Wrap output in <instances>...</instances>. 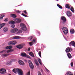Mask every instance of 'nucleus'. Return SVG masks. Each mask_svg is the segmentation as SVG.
Masks as SVG:
<instances>
[{"mask_svg":"<svg viewBox=\"0 0 75 75\" xmlns=\"http://www.w3.org/2000/svg\"><path fill=\"white\" fill-rule=\"evenodd\" d=\"M20 26L21 28V29L23 31H26L27 30V28L26 26L23 23H21L20 24Z\"/></svg>","mask_w":75,"mask_h":75,"instance_id":"f257e3e1","label":"nucleus"},{"mask_svg":"<svg viewBox=\"0 0 75 75\" xmlns=\"http://www.w3.org/2000/svg\"><path fill=\"white\" fill-rule=\"evenodd\" d=\"M17 41L15 40L14 41H11L8 42V44L9 45H14L17 44Z\"/></svg>","mask_w":75,"mask_h":75,"instance_id":"f03ea898","label":"nucleus"},{"mask_svg":"<svg viewBox=\"0 0 75 75\" xmlns=\"http://www.w3.org/2000/svg\"><path fill=\"white\" fill-rule=\"evenodd\" d=\"M62 30L64 33V34H67L68 33V28L67 27H63L62 28Z\"/></svg>","mask_w":75,"mask_h":75,"instance_id":"7ed1b4c3","label":"nucleus"},{"mask_svg":"<svg viewBox=\"0 0 75 75\" xmlns=\"http://www.w3.org/2000/svg\"><path fill=\"white\" fill-rule=\"evenodd\" d=\"M21 55L22 57H24L26 58H31V57H30L29 55H27V54L25 53H21Z\"/></svg>","mask_w":75,"mask_h":75,"instance_id":"20e7f679","label":"nucleus"},{"mask_svg":"<svg viewBox=\"0 0 75 75\" xmlns=\"http://www.w3.org/2000/svg\"><path fill=\"white\" fill-rule=\"evenodd\" d=\"M24 46H25V44H21L17 45L16 47L19 49H22L23 48V47H24Z\"/></svg>","mask_w":75,"mask_h":75,"instance_id":"39448f33","label":"nucleus"},{"mask_svg":"<svg viewBox=\"0 0 75 75\" xmlns=\"http://www.w3.org/2000/svg\"><path fill=\"white\" fill-rule=\"evenodd\" d=\"M17 31H18V29H17V28H14L13 29H11L10 30V31L11 33H16Z\"/></svg>","mask_w":75,"mask_h":75,"instance_id":"423d86ee","label":"nucleus"},{"mask_svg":"<svg viewBox=\"0 0 75 75\" xmlns=\"http://www.w3.org/2000/svg\"><path fill=\"white\" fill-rule=\"evenodd\" d=\"M28 62L30 68L33 69V68H34V65H33V64L32 63V62H31V61L29 60Z\"/></svg>","mask_w":75,"mask_h":75,"instance_id":"0eeeda50","label":"nucleus"},{"mask_svg":"<svg viewBox=\"0 0 75 75\" xmlns=\"http://www.w3.org/2000/svg\"><path fill=\"white\" fill-rule=\"evenodd\" d=\"M14 20L16 23H19L21 21V19L17 18H14Z\"/></svg>","mask_w":75,"mask_h":75,"instance_id":"6e6552de","label":"nucleus"},{"mask_svg":"<svg viewBox=\"0 0 75 75\" xmlns=\"http://www.w3.org/2000/svg\"><path fill=\"white\" fill-rule=\"evenodd\" d=\"M67 14L68 16L69 17L72 16V13L70 11H68L67 12Z\"/></svg>","mask_w":75,"mask_h":75,"instance_id":"1a4fd4ad","label":"nucleus"},{"mask_svg":"<svg viewBox=\"0 0 75 75\" xmlns=\"http://www.w3.org/2000/svg\"><path fill=\"white\" fill-rule=\"evenodd\" d=\"M6 72V71L4 69H0V73L1 74H5Z\"/></svg>","mask_w":75,"mask_h":75,"instance_id":"9d476101","label":"nucleus"},{"mask_svg":"<svg viewBox=\"0 0 75 75\" xmlns=\"http://www.w3.org/2000/svg\"><path fill=\"white\" fill-rule=\"evenodd\" d=\"M18 73L19 75H23V72L20 69H19L18 71Z\"/></svg>","mask_w":75,"mask_h":75,"instance_id":"9b49d317","label":"nucleus"},{"mask_svg":"<svg viewBox=\"0 0 75 75\" xmlns=\"http://www.w3.org/2000/svg\"><path fill=\"white\" fill-rule=\"evenodd\" d=\"M18 62L19 64L21 65H23V66L25 65V63L22 60H19L18 61Z\"/></svg>","mask_w":75,"mask_h":75,"instance_id":"f8f14e48","label":"nucleus"},{"mask_svg":"<svg viewBox=\"0 0 75 75\" xmlns=\"http://www.w3.org/2000/svg\"><path fill=\"white\" fill-rule=\"evenodd\" d=\"M69 45H70V46L72 45V46H74V47H75V42L74 41H71L69 44Z\"/></svg>","mask_w":75,"mask_h":75,"instance_id":"ddd939ff","label":"nucleus"},{"mask_svg":"<svg viewBox=\"0 0 75 75\" xmlns=\"http://www.w3.org/2000/svg\"><path fill=\"white\" fill-rule=\"evenodd\" d=\"M72 51V49L69 48V47H68L66 50V52H71Z\"/></svg>","mask_w":75,"mask_h":75,"instance_id":"4468645a","label":"nucleus"},{"mask_svg":"<svg viewBox=\"0 0 75 75\" xmlns=\"http://www.w3.org/2000/svg\"><path fill=\"white\" fill-rule=\"evenodd\" d=\"M19 69H13L12 71L13 72H14L15 74H17L18 72V71Z\"/></svg>","mask_w":75,"mask_h":75,"instance_id":"2eb2a0df","label":"nucleus"},{"mask_svg":"<svg viewBox=\"0 0 75 75\" xmlns=\"http://www.w3.org/2000/svg\"><path fill=\"white\" fill-rule=\"evenodd\" d=\"M35 41H36V40L35 39H34L33 40V41L32 42H29V44L31 46L32 45H33V44L34 43H35Z\"/></svg>","mask_w":75,"mask_h":75,"instance_id":"dca6fc26","label":"nucleus"},{"mask_svg":"<svg viewBox=\"0 0 75 75\" xmlns=\"http://www.w3.org/2000/svg\"><path fill=\"white\" fill-rule=\"evenodd\" d=\"M10 55V54H3L1 56L3 58H5V57H8V55Z\"/></svg>","mask_w":75,"mask_h":75,"instance_id":"f3484780","label":"nucleus"},{"mask_svg":"<svg viewBox=\"0 0 75 75\" xmlns=\"http://www.w3.org/2000/svg\"><path fill=\"white\" fill-rule=\"evenodd\" d=\"M8 30V28L7 27H4L3 28V30L4 32H6Z\"/></svg>","mask_w":75,"mask_h":75,"instance_id":"a211bd4d","label":"nucleus"},{"mask_svg":"<svg viewBox=\"0 0 75 75\" xmlns=\"http://www.w3.org/2000/svg\"><path fill=\"white\" fill-rule=\"evenodd\" d=\"M61 18L63 22H65L66 21V19L64 17V16L62 17H61Z\"/></svg>","mask_w":75,"mask_h":75,"instance_id":"6ab92c4d","label":"nucleus"},{"mask_svg":"<svg viewBox=\"0 0 75 75\" xmlns=\"http://www.w3.org/2000/svg\"><path fill=\"white\" fill-rule=\"evenodd\" d=\"M13 48V47L11 46H9L6 47V49L7 50H9V49H11Z\"/></svg>","mask_w":75,"mask_h":75,"instance_id":"aec40b11","label":"nucleus"},{"mask_svg":"<svg viewBox=\"0 0 75 75\" xmlns=\"http://www.w3.org/2000/svg\"><path fill=\"white\" fill-rule=\"evenodd\" d=\"M65 7L66 8H68L69 9H70V6H69V4H67L65 5Z\"/></svg>","mask_w":75,"mask_h":75,"instance_id":"412c9836","label":"nucleus"},{"mask_svg":"<svg viewBox=\"0 0 75 75\" xmlns=\"http://www.w3.org/2000/svg\"><path fill=\"white\" fill-rule=\"evenodd\" d=\"M13 51H14V50L13 49L9 50L7 51V53H9V52H13Z\"/></svg>","mask_w":75,"mask_h":75,"instance_id":"4be33fe9","label":"nucleus"},{"mask_svg":"<svg viewBox=\"0 0 75 75\" xmlns=\"http://www.w3.org/2000/svg\"><path fill=\"white\" fill-rule=\"evenodd\" d=\"M21 38V37L20 36H14L13 37V39H20Z\"/></svg>","mask_w":75,"mask_h":75,"instance_id":"5701e85b","label":"nucleus"},{"mask_svg":"<svg viewBox=\"0 0 75 75\" xmlns=\"http://www.w3.org/2000/svg\"><path fill=\"white\" fill-rule=\"evenodd\" d=\"M11 16L13 18H16V17H17V16L15 14H12L11 15Z\"/></svg>","mask_w":75,"mask_h":75,"instance_id":"b1692460","label":"nucleus"},{"mask_svg":"<svg viewBox=\"0 0 75 75\" xmlns=\"http://www.w3.org/2000/svg\"><path fill=\"white\" fill-rule=\"evenodd\" d=\"M9 23L10 24H14V23H15V22H14L13 21H9Z\"/></svg>","mask_w":75,"mask_h":75,"instance_id":"393cba45","label":"nucleus"},{"mask_svg":"<svg viewBox=\"0 0 75 75\" xmlns=\"http://www.w3.org/2000/svg\"><path fill=\"white\" fill-rule=\"evenodd\" d=\"M5 25V23H2L0 25V29H1L2 28L4 27V26Z\"/></svg>","mask_w":75,"mask_h":75,"instance_id":"a878e982","label":"nucleus"},{"mask_svg":"<svg viewBox=\"0 0 75 75\" xmlns=\"http://www.w3.org/2000/svg\"><path fill=\"white\" fill-rule=\"evenodd\" d=\"M70 33L71 34H74L75 33V31L73 29H71L70 30Z\"/></svg>","mask_w":75,"mask_h":75,"instance_id":"bb28decb","label":"nucleus"},{"mask_svg":"<svg viewBox=\"0 0 75 75\" xmlns=\"http://www.w3.org/2000/svg\"><path fill=\"white\" fill-rule=\"evenodd\" d=\"M38 61L39 62V64L41 65H42V63H41V60L39 58L38 59Z\"/></svg>","mask_w":75,"mask_h":75,"instance_id":"cd10ccee","label":"nucleus"},{"mask_svg":"<svg viewBox=\"0 0 75 75\" xmlns=\"http://www.w3.org/2000/svg\"><path fill=\"white\" fill-rule=\"evenodd\" d=\"M29 54L32 57H34V54H33L32 52H30L29 53Z\"/></svg>","mask_w":75,"mask_h":75,"instance_id":"c85d7f7f","label":"nucleus"},{"mask_svg":"<svg viewBox=\"0 0 75 75\" xmlns=\"http://www.w3.org/2000/svg\"><path fill=\"white\" fill-rule=\"evenodd\" d=\"M67 55L69 58H72V56L70 54L68 53L67 54Z\"/></svg>","mask_w":75,"mask_h":75,"instance_id":"c756f323","label":"nucleus"},{"mask_svg":"<svg viewBox=\"0 0 75 75\" xmlns=\"http://www.w3.org/2000/svg\"><path fill=\"white\" fill-rule=\"evenodd\" d=\"M11 61L8 62L6 63V64L7 65H11Z\"/></svg>","mask_w":75,"mask_h":75,"instance_id":"7c9ffc66","label":"nucleus"},{"mask_svg":"<svg viewBox=\"0 0 75 75\" xmlns=\"http://www.w3.org/2000/svg\"><path fill=\"white\" fill-rule=\"evenodd\" d=\"M70 10L72 11L73 13H74V8L73 7H71L70 8Z\"/></svg>","mask_w":75,"mask_h":75,"instance_id":"2f4dec72","label":"nucleus"},{"mask_svg":"<svg viewBox=\"0 0 75 75\" xmlns=\"http://www.w3.org/2000/svg\"><path fill=\"white\" fill-rule=\"evenodd\" d=\"M57 6H58V7H59V8H62V6H60V5H59V4H57Z\"/></svg>","mask_w":75,"mask_h":75,"instance_id":"473e14b6","label":"nucleus"},{"mask_svg":"<svg viewBox=\"0 0 75 75\" xmlns=\"http://www.w3.org/2000/svg\"><path fill=\"white\" fill-rule=\"evenodd\" d=\"M35 64L37 65H39V64H38V62L37 61V60H35Z\"/></svg>","mask_w":75,"mask_h":75,"instance_id":"72a5a7b5","label":"nucleus"},{"mask_svg":"<svg viewBox=\"0 0 75 75\" xmlns=\"http://www.w3.org/2000/svg\"><path fill=\"white\" fill-rule=\"evenodd\" d=\"M15 11L17 13H21V11H20L19 10H18V11L16 10Z\"/></svg>","mask_w":75,"mask_h":75,"instance_id":"f704fd0d","label":"nucleus"},{"mask_svg":"<svg viewBox=\"0 0 75 75\" xmlns=\"http://www.w3.org/2000/svg\"><path fill=\"white\" fill-rule=\"evenodd\" d=\"M4 17V15H1L0 17V19L1 20H2V19H3V17Z\"/></svg>","mask_w":75,"mask_h":75,"instance_id":"c9c22d12","label":"nucleus"},{"mask_svg":"<svg viewBox=\"0 0 75 75\" xmlns=\"http://www.w3.org/2000/svg\"><path fill=\"white\" fill-rule=\"evenodd\" d=\"M38 54L40 57H41V52H39Z\"/></svg>","mask_w":75,"mask_h":75,"instance_id":"e433bc0d","label":"nucleus"},{"mask_svg":"<svg viewBox=\"0 0 75 75\" xmlns=\"http://www.w3.org/2000/svg\"><path fill=\"white\" fill-rule=\"evenodd\" d=\"M11 26L12 28H14V27H15V25H14V24H11Z\"/></svg>","mask_w":75,"mask_h":75,"instance_id":"4c0bfd02","label":"nucleus"},{"mask_svg":"<svg viewBox=\"0 0 75 75\" xmlns=\"http://www.w3.org/2000/svg\"><path fill=\"white\" fill-rule=\"evenodd\" d=\"M21 15H22V16H24V17H27V15L24 14V13H22Z\"/></svg>","mask_w":75,"mask_h":75,"instance_id":"58836bf2","label":"nucleus"},{"mask_svg":"<svg viewBox=\"0 0 75 75\" xmlns=\"http://www.w3.org/2000/svg\"><path fill=\"white\" fill-rule=\"evenodd\" d=\"M33 38V37L32 36H30L29 38V40H32V39Z\"/></svg>","mask_w":75,"mask_h":75,"instance_id":"ea45409f","label":"nucleus"},{"mask_svg":"<svg viewBox=\"0 0 75 75\" xmlns=\"http://www.w3.org/2000/svg\"><path fill=\"white\" fill-rule=\"evenodd\" d=\"M5 51H6V50H2V51H1L0 52V53H3V52H4Z\"/></svg>","mask_w":75,"mask_h":75,"instance_id":"a19ab883","label":"nucleus"},{"mask_svg":"<svg viewBox=\"0 0 75 75\" xmlns=\"http://www.w3.org/2000/svg\"><path fill=\"white\" fill-rule=\"evenodd\" d=\"M26 75H30V71L28 72L26 74Z\"/></svg>","mask_w":75,"mask_h":75,"instance_id":"79ce46f5","label":"nucleus"},{"mask_svg":"<svg viewBox=\"0 0 75 75\" xmlns=\"http://www.w3.org/2000/svg\"><path fill=\"white\" fill-rule=\"evenodd\" d=\"M8 18H6L5 20H4V21H8Z\"/></svg>","mask_w":75,"mask_h":75,"instance_id":"37998d69","label":"nucleus"},{"mask_svg":"<svg viewBox=\"0 0 75 75\" xmlns=\"http://www.w3.org/2000/svg\"><path fill=\"white\" fill-rule=\"evenodd\" d=\"M23 12H24L25 14H27V12H26V11H24Z\"/></svg>","mask_w":75,"mask_h":75,"instance_id":"c03bdc74","label":"nucleus"},{"mask_svg":"<svg viewBox=\"0 0 75 75\" xmlns=\"http://www.w3.org/2000/svg\"><path fill=\"white\" fill-rule=\"evenodd\" d=\"M71 66L72 67V66H73V63H72V62L71 63Z\"/></svg>","mask_w":75,"mask_h":75,"instance_id":"a18cd8bd","label":"nucleus"},{"mask_svg":"<svg viewBox=\"0 0 75 75\" xmlns=\"http://www.w3.org/2000/svg\"><path fill=\"white\" fill-rule=\"evenodd\" d=\"M30 50V48H28V51H29Z\"/></svg>","mask_w":75,"mask_h":75,"instance_id":"49530a36","label":"nucleus"},{"mask_svg":"<svg viewBox=\"0 0 75 75\" xmlns=\"http://www.w3.org/2000/svg\"><path fill=\"white\" fill-rule=\"evenodd\" d=\"M46 71H47V72H49V70H48L47 69H46Z\"/></svg>","mask_w":75,"mask_h":75,"instance_id":"de8ad7c7","label":"nucleus"},{"mask_svg":"<svg viewBox=\"0 0 75 75\" xmlns=\"http://www.w3.org/2000/svg\"><path fill=\"white\" fill-rule=\"evenodd\" d=\"M57 0V1H58V0Z\"/></svg>","mask_w":75,"mask_h":75,"instance_id":"09e8293b","label":"nucleus"}]
</instances>
